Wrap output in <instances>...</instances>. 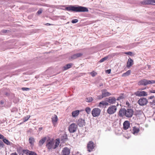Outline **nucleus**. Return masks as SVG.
<instances>
[{
	"label": "nucleus",
	"instance_id": "f257e3e1",
	"mask_svg": "<svg viewBox=\"0 0 155 155\" xmlns=\"http://www.w3.org/2000/svg\"><path fill=\"white\" fill-rule=\"evenodd\" d=\"M65 10L68 11H71L78 12H88V11L87 8L86 7L80 6H75L72 5H70L68 7H66Z\"/></svg>",
	"mask_w": 155,
	"mask_h": 155
},
{
	"label": "nucleus",
	"instance_id": "f03ea898",
	"mask_svg": "<svg viewBox=\"0 0 155 155\" xmlns=\"http://www.w3.org/2000/svg\"><path fill=\"white\" fill-rule=\"evenodd\" d=\"M96 145L92 141H89L87 145V150L90 152L94 151L95 149Z\"/></svg>",
	"mask_w": 155,
	"mask_h": 155
},
{
	"label": "nucleus",
	"instance_id": "7ed1b4c3",
	"mask_svg": "<svg viewBox=\"0 0 155 155\" xmlns=\"http://www.w3.org/2000/svg\"><path fill=\"white\" fill-rule=\"evenodd\" d=\"M155 83V80H149L143 79L140 81L138 82L139 85H146L150 84Z\"/></svg>",
	"mask_w": 155,
	"mask_h": 155
},
{
	"label": "nucleus",
	"instance_id": "20e7f679",
	"mask_svg": "<svg viewBox=\"0 0 155 155\" xmlns=\"http://www.w3.org/2000/svg\"><path fill=\"white\" fill-rule=\"evenodd\" d=\"M117 110V107L115 105H111L108 107L107 112L109 114H112L114 113Z\"/></svg>",
	"mask_w": 155,
	"mask_h": 155
},
{
	"label": "nucleus",
	"instance_id": "39448f33",
	"mask_svg": "<svg viewBox=\"0 0 155 155\" xmlns=\"http://www.w3.org/2000/svg\"><path fill=\"white\" fill-rule=\"evenodd\" d=\"M78 128L77 125L75 123H72L69 125L68 127V130L71 133L75 132Z\"/></svg>",
	"mask_w": 155,
	"mask_h": 155
},
{
	"label": "nucleus",
	"instance_id": "423d86ee",
	"mask_svg": "<svg viewBox=\"0 0 155 155\" xmlns=\"http://www.w3.org/2000/svg\"><path fill=\"white\" fill-rule=\"evenodd\" d=\"M101 110L98 108H94L91 111V114L93 117L99 116L100 114Z\"/></svg>",
	"mask_w": 155,
	"mask_h": 155
},
{
	"label": "nucleus",
	"instance_id": "0eeeda50",
	"mask_svg": "<svg viewBox=\"0 0 155 155\" xmlns=\"http://www.w3.org/2000/svg\"><path fill=\"white\" fill-rule=\"evenodd\" d=\"M147 100L145 97L140 98L138 101V104L141 106L146 105L148 103Z\"/></svg>",
	"mask_w": 155,
	"mask_h": 155
},
{
	"label": "nucleus",
	"instance_id": "6e6552de",
	"mask_svg": "<svg viewBox=\"0 0 155 155\" xmlns=\"http://www.w3.org/2000/svg\"><path fill=\"white\" fill-rule=\"evenodd\" d=\"M134 114V111L132 109L128 108L126 110L125 113L126 117H132Z\"/></svg>",
	"mask_w": 155,
	"mask_h": 155
},
{
	"label": "nucleus",
	"instance_id": "1a4fd4ad",
	"mask_svg": "<svg viewBox=\"0 0 155 155\" xmlns=\"http://www.w3.org/2000/svg\"><path fill=\"white\" fill-rule=\"evenodd\" d=\"M134 94L139 97L146 96L147 95L146 92L143 91H137L134 92Z\"/></svg>",
	"mask_w": 155,
	"mask_h": 155
},
{
	"label": "nucleus",
	"instance_id": "9d476101",
	"mask_svg": "<svg viewBox=\"0 0 155 155\" xmlns=\"http://www.w3.org/2000/svg\"><path fill=\"white\" fill-rule=\"evenodd\" d=\"M155 3V0H144L141 2L142 5H153Z\"/></svg>",
	"mask_w": 155,
	"mask_h": 155
},
{
	"label": "nucleus",
	"instance_id": "9b49d317",
	"mask_svg": "<svg viewBox=\"0 0 155 155\" xmlns=\"http://www.w3.org/2000/svg\"><path fill=\"white\" fill-rule=\"evenodd\" d=\"M77 124L79 127H82L85 125V122L84 120L79 119L77 121Z\"/></svg>",
	"mask_w": 155,
	"mask_h": 155
},
{
	"label": "nucleus",
	"instance_id": "f8f14e48",
	"mask_svg": "<svg viewBox=\"0 0 155 155\" xmlns=\"http://www.w3.org/2000/svg\"><path fill=\"white\" fill-rule=\"evenodd\" d=\"M70 150L67 147H64L62 151V155H69Z\"/></svg>",
	"mask_w": 155,
	"mask_h": 155
},
{
	"label": "nucleus",
	"instance_id": "ddd939ff",
	"mask_svg": "<svg viewBox=\"0 0 155 155\" xmlns=\"http://www.w3.org/2000/svg\"><path fill=\"white\" fill-rule=\"evenodd\" d=\"M126 109L125 108H121L119 110L118 113V115L120 117H123L124 116H126L125 113Z\"/></svg>",
	"mask_w": 155,
	"mask_h": 155
},
{
	"label": "nucleus",
	"instance_id": "4468645a",
	"mask_svg": "<svg viewBox=\"0 0 155 155\" xmlns=\"http://www.w3.org/2000/svg\"><path fill=\"white\" fill-rule=\"evenodd\" d=\"M54 143V142L53 141L50 140L47 143L46 146L49 150L53 149Z\"/></svg>",
	"mask_w": 155,
	"mask_h": 155
},
{
	"label": "nucleus",
	"instance_id": "2eb2a0df",
	"mask_svg": "<svg viewBox=\"0 0 155 155\" xmlns=\"http://www.w3.org/2000/svg\"><path fill=\"white\" fill-rule=\"evenodd\" d=\"M106 99L107 100V101L108 102L111 104H114L116 100V98L113 97H110L108 98H106Z\"/></svg>",
	"mask_w": 155,
	"mask_h": 155
},
{
	"label": "nucleus",
	"instance_id": "dca6fc26",
	"mask_svg": "<svg viewBox=\"0 0 155 155\" xmlns=\"http://www.w3.org/2000/svg\"><path fill=\"white\" fill-rule=\"evenodd\" d=\"M102 94V96L104 97H105L107 96H108L111 95V94L107 91V90L106 89H104L101 90Z\"/></svg>",
	"mask_w": 155,
	"mask_h": 155
},
{
	"label": "nucleus",
	"instance_id": "f3484780",
	"mask_svg": "<svg viewBox=\"0 0 155 155\" xmlns=\"http://www.w3.org/2000/svg\"><path fill=\"white\" fill-rule=\"evenodd\" d=\"M123 125L124 129L125 130H126L127 129L130 127V122L127 120L125 121L124 122Z\"/></svg>",
	"mask_w": 155,
	"mask_h": 155
},
{
	"label": "nucleus",
	"instance_id": "a211bd4d",
	"mask_svg": "<svg viewBox=\"0 0 155 155\" xmlns=\"http://www.w3.org/2000/svg\"><path fill=\"white\" fill-rule=\"evenodd\" d=\"M83 54L81 53H78L74 54L71 56V58L72 60L76 59L82 56Z\"/></svg>",
	"mask_w": 155,
	"mask_h": 155
},
{
	"label": "nucleus",
	"instance_id": "6ab92c4d",
	"mask_svg": "<svg viewBox=\"0 0 155 155\" xmlns=\"http://www.w3.org/2000/svg\"><path fill=\"white\" fill-rule=\"evenodd\" d=\"M60 139L62 142H64L68 140L67 135L65 134H62L61 137Z\"/></svg>",
	"mask_w": 155,
	"mask_h": 155
},
{
	"label": "nucleus",
	"instance_id": "aec40b11",
	"mask_svg": "<svg viewBox=\"0 0 155 155\" xmlns=\"http://www.w3.org/2000/svg\"><path fill=\"white\" fill-rule=\"evenodd\" d=\"M134 64V61L131 58H129L128 59L127 63V67L128 68H130Z\"/></svg>",
	"mask_w": 155,
	"mask_h": 155
},
{
	"label": "nucleus",
	"instance_id": "412c9836",
	"mask_svg": "<svg viewBox=\"0 0 155 155\" xmlns=\"http://www.w3.org/2000/svg\"><path fill=\"white\" fill-rule=\"evenodd\" d=\"M51 119H52V123L54 125V124H55L56 122L58 120V118L57 116L55 114H54L52 116V117H51Z\"/></svg>",
	"mask_w": 155,
	"mask_h": 155
},
{
	"label": "nucleus",
	"instance_id": "4be33fe9",
	"mask_svg": "<svg viewBox=\"0 0 155 155\" xmlns=\"http://www.w3.org/2000/svg\"><path fill=\"white\" fill-rule=\"evenodd\" d=\"M140 129L139 128L137 127L136 126L133 127V130L132 132L134 134H137L139 131Z\"/></svg>",
	"mask_w": 155,
	"mask_h": 155
},
{
	"label": "nucleus",
	"instance_id": "5701e85b",
	"mask_svg": "<svg viewBox=\"0 0 155 155\" xmlns=\"http://www.w3.org/2000/svg\"><path fill=\"white\" fill-rule=\"evenodd\" d=\"M80 113L79 110H76L72 112V116L73 117H75L77 116Z\"/></svg>",
	"mask_w": 155,
	"mask_h": 155
},
{
	"label": "nucleus",
	"instance_id": "b1692460",
	"mask_svg": "<svg viewBox=\"0 0 155 155\" xmlns=\"http://www.w3.org/2000/svg\"><path fill=\"white\" fill-rule=\"evenodd\" d=\"M108 104L107 102L105 101H102L100 102L99 103L98 106L99 107H103L104 106H106L108 105Z\"/></svg>",
	"mask_w": 155,
	"mask_h": 155
},
{
	"label": "nucleus",
	"instance_id": "393cba45",
	"mask_svg": "<svg viewBox=\"0 0 155 155\" xmlns=\"http://www.w3.org/2000/svg\"><path fill=\"white\" fill-rule=\"evenodd\" d=\"M73 64L71 63H70L66 65L65 66H64L63 67V68H64V70H67L70 68Z\"/></svg>",
	"mask_w": 155,
	"mask_h": 155
},
{
	"label": "nucleus",
	"instance_id": "a878e982",
	"mask_svg": "<svg viewBox=\"0 0 155 155\" xmlns=\"http://www.w3.org/2000/svg\"><path fill=\"white\" fill-rule=\"evenodd\" d=\"M131 72V70H128L125 73H123L122 74V76L123 77H126L127 76H128L130 74Z\"/></svg>",
	"mask_w": 155,
	"mask_h": 155
},
{
	"label": "nucleus",
	"instance_id": "bb28decb",
	"mask_svg": "<svg viewBox=\"0 0 155 155\" xmlns=\"http://www.w3.org/2000/svg\"><path fill=\"white\" fill-rule=\"evenodd\" d=\"M35 142V140L33 137H30V143L31 144V147L32 148L34 146V144Z\"/></svg>",
	"mask_w": 155,
	"mask_h": 155
},
{
	"label": "nucleus",
	"instance_id": "cd10ccee",
	"mask_svg": "<svg viewBox=\"0 0 155 155\" xmlns=\"http://www.w3.org/2000/svg\"><path fill=\"white\" fill-rule=\"evenodd\" d=\"M3 142L8 145H10L12 143L10 142L5 137H4L3 139Z\"/></svg>",
	"mask_w": 155,
	"mask_h": 155
},
{
	"label": "nucleus",
	"instance_id": "c85d7f7f",
	"mask_svg": "<svg viewBox=\"0 0 155 155\" xmlns=\"http://www.w3.org/2000/svg\"><path fill=\"white\" fill-rule=\"evenodd\" d=\"M46 140V137H44L39 142V144L40 146H41L45 142Z\"/></svg>",
	"mask_w": 155,
	"mask_h": 155
},
{
	"label": "nucleus",
	"instance_id": "c756f323",
	"mask_svg": "<svg viewBox=\"0 0 155 155\" xmlns=\"http://www.w3.org/2000/svg\"><path fill=\"white\" fill-rule=\"evenodd\" d=\"M109 56L110 55H109L108 56L105 57H104L102 58L99 61V62L100 63H101L106 61L108 59V56Z\"/></svg>",
	"mask_w": 155,
	"mask_h": 155
},
{
	"label": "nucleus",
	"instance_id": "7c9ffc66",
	"mask_svg": "<svg viewBox=\"0 0 155 155\" xmlns=\"http://www.w3.org/2000/svg\"><path fill=\"white\" fill-rule=\"evenodd\" d=\"M23 149L21 147H19L17 148V152L19 154L22 153Z\"/></svg>",
	"mask_w": 155,
	"mask_h": 155
},
{
	"label": "nucleus",
	"instance_id": "2f4dec72",
	"mask_svg": "<svg viewBox=\"0 0 155 155\" xmlns=\"http://www.w3.org/2000/svg\"><path fill=\"white\" fill-rule=\"evenodd\" d=\"M93 100V98L91 97H89L86 99V101L87 102H91Z\"/></svg>",
	"mask_w": 155,
	"mask_h": 155
},
{
	"label": "nucleus",
	"instance_id": "473e14b6",
	"mask_svg": "<svg viewBox=\"0 0 155 155\" xmlns=\"http://www.w3.org/2000/svg\"><path fill=\"white\" fill-rule=\"evenodd\" d=\"M85 111L87 112V113L89 114L91 113V109L89 107H87L85 108Z\"/></svg>",
	"mask_w": 155,
	"mask_h": 155
},
{
	"label": "nucleus",
	"instance_id": "72a5a7b5",
	"mask_svg": "<svg viewBox=\"0 0 155 155\" xmlns=\"http://www.w3.org/2000/svg\"><path fill=\"white\" fill-rule=\"evenodd\" d=\"M59 142L58 141V142H56L55 144H54V147L53 149H56L59 145Z\"/></svg>",
	"mask_w": 155,
	"mask_h": 155
},
{
	"label": "nucleus",
	"instance_id": "f704fd0d",
	"mask_svg": "<svg viewBox=\"0 0 155 155\" xmlns=\"http://www.w3.org/2000/svg\"><path fill=\"white\" fill-rule=\"evenodd\" d=\"M124 98V94H122L121 95L119 96L117 98V100H120L121 99H123Z\"/></svg>",
	"mask_w": 155,
	"mask_h": 155
},
{
	"label": "nucleus",
	"instance_id": "c9c22d12",
	"mask_svg": "<svg viewBox=\"0 0 155 155\" xmlns=\"http://www.w3.org/2000/svg\"><path fill=\"white\" fill-rule=\"evenodd\" d=\"M37 8L36 7H31L30 8V12H33L36 10Z\"/></svg>",
	"mask_w": 155,
	"mask_h": 155
},
{
	"label": "nucleus",
	"instance_id": "e433bc0d",
	"mask_svg": "<svg viewBox=\"0 0 155 155\" xmlns=\"http://www.w3.org/2000/svg\"><path fill=\"white\" fill-rule=\"evenodd\" d=\"M4 146V145L3 142L0 140V148H3Z\"/></svg>",
	"mask_w": 155,
	"mask_h": 155
},
{
	"label": "nucleus",
	"instance_id": "4c0bfd02",
	"mask_svg": "<svg viewBox=\"0 0 155 155\" xmlns=\"http://www.w3.org/2000/svg\"><path fill=\"white\" fill-rule=\"evenodd\" d=\"M90 74L93 77H94L97 74V73L94 71L90 73Z\"/></svg>",
	"mask_w": 155,
	"mask_h": 155
},
{
	"label": "nucleus",
	"instance_id": "58836bf2",
	"mask_svg": "<svg viewBox=\"0 0 155 155\" xmlns=\"http://www.w3.org/2000/svg\"><path fill=\"white\" fill-rule=\"evenodd\" d=\"M124 54H125L131 56L132 55L133 53L131 51H127L124 52Z\"/></svg>",
	"mask_w": 155,
	"mask_h": 155
},
{
	"label": "nucleus",
	"instance_id": "ea45409f",
	"mask_svg": "<svg viewBox=\"0 0 155 155\" xmlns=\"http://www.w3.org/2000/svg\"><path fill=\"white\" fill-rule=\"evenodd\" d=\"M29 119V116H27V117H24L23 119V120L24 122H25L28 120Z\"/></svg>",
	"mask_w": 155,
	"mask_h": 155
},
{
	"label": "nucleus",
	"instance_id": "a19ab883",
	"mask_svg": "<svg viewBox=\"0 0 155 155\" xmlns=\"http://www.w3.org/2000/svg\"><path fill=\"white\" fill-rule=\"evenodd\" d=\"M78 20L77 19H73L72 20L71 22L72 23L74 24L78 22Z\"/></svg>",
	"mask_w": 155,
	"mask_h": 155
},
{
	"label": "nucleus",
	"instance_id": "79ce46f5",
	"mask_svg": "<svg viewBox=\"0 0 155 155\" xmlns=\"http://www.w3.org/2000/svg\"><path fill=\"white\" fill-rule=\"evenodd\" d=\"M151 105L155 106V99H153L152 102H149Z\"/></svg>",
	"mask_w": 155,
	"mask_h": 155
},
{
	"label": "nucleus",
	"instance_id": "37998d69",
	"mask_svg": "<svg viewBox=\"0 0 155 155\" xmlns=\"http://www.w3.org/2000/svg\"><path fill=\"white\" fill-rule=\"evenodd\" d=\"M30 155H38L34 151H30Z\"/></svg>",
	"mask_w": 155,
	"mask_h": 155
},
{
	"label": "nucleus",
	"instance_id": "c03bdc74",
	"mask_svg": "<svg viewBox=\"0 0 155 155\" xmlns=\"http://www.w3.org/2000/svg\"><path fill=\"white\" fill-rule=\"evenodd\" d=\"M42 12V10L41 8L39 9L37 12V13L38 15L41 14Z\"/></svg>",
	"mask_w": 155,
	"mask_h": 155
},
{
	"label": "nucleus",
	"instance_id": "a18cd8bd",
	"mask_svg": "<svg viewBox=\"0 0 155 155\" xmlns=\"http://www.w3.org/2000/svg\"><path fill=\"white\" fill-rule=\"evenodd\" d=\"M28 151L29 150H23V151L22 152V153H25V154H27L28 153Z\"/></svg>",
	"mask_w": 155,
	"mask_h": 155
},
{
	"label": "nucleus",
	"instance_id": "49530a36",
	"mask_svg": "<svg viewBox=\"0 0 155 155\" xmlns=\"http://www.w3.org/2000/svg\"><path fill=\"white\" fill-rule=\"evenodd\" d=\"M103 97H103V96H102V94L101 95H100L97 96V99L98 100H100L103 98Z\"/></svg>",
	"mask_w": 155,
	"mask_h": 155
},
{
	"label": "nucleus",
	"instance_id": "de8ad7c7",
	"mask_svg": "<svg viewBox=\"0 0 155 155\" xmlns=\"http://www.w3.org/2000/svg\"><path fill=\"white\" fill-rule=\"evenodd\" d=\"M21 89L23 91H28L29 90V88L27 87H22Z\"/></svg>",
	"mask_w": 155,
	"mask_h": 155
},
{
	"label": "nucleus",
	"instance_id": "09e8293b",
	"mask_svg": "<svg viewBox=\"0 0 155 155\" xmlns=\"http://www.w3.org/2000/svg\"><path fill=\"white\" fill-rule=\"evenodd\" d=\"M111 70L110 69L107 70L106 71V73H107L108 74H110L111 72Z\"/></svg>",
	"mask_w": 155,
	"mask_h": 155
},
{
	"label": "nucleus",
	"instance_id": "8fccbe9b",
	"mask_svg": "<svg viewBox=\"0 0 155 155\" xmlns=\"http://www.w3.org/2000/svg\"><path fill=\"white\" fill-rule=\"evenodd\" d=\"M5 137L2 135L0 134V139H3Z\"/></svg>",
	"mask_w": 155,
	"mask_h": 155
},
{
	"label": "nucleus",
	"instance_id": "3c124183",
	"mask_svg": "<svg viewBox=\"0 0 155 155\" xmlns=\"http://www.w3.org/2000/svg\"><path fill=\"white\" fill-rule=\"evenodd\" d=\"M154 97V96H151L149 97H148V99H153V98Z\"/></svg>",
	"mask_w": 155,
	"mask_h": 155
},
{
	"label": "nucleus",
	"instance_id": "603ef678",
	"mask_svg": "<svg viewBox=\"0 0 155 155\" xmlns=\"http://www.w3.org/2000/svg\"><path fill=\"white\" fill-rule=\"evenodd\" d=\"M11 155H18L16 153H13L11 154Z\"/></svg>",
	"mask_w": 155,
	"mask_h": 155
},
{
	"label": "nucleus",
	"instance_id": "864d4df0",
	"mask_svg": "<svg viewBox=\"0 0 155 155\" xmlns=\"http://www.w3.org/2000/svg\"><path fill=\"white\" fill-rule=\"evenodd\" d=\"M150 92L151 93H155V90H153L150 91Z\"/></svg>",
	"mask_w": 155,
	"mask_h": 155
},
{
	"label": "nucleus",
	"instance_id": "5fc2aeb1",
	"mask_svg": "<svg viewBox=\"0 0 155 155\" xmlns=\"http://www.w3.org/2000/svg\"><path fill=\"white\" fill-rule=\"evenodd\" d=\"M39 5L41 6H47V5L45 4H44V5H41V4H40Z\"/></svg>",
	"mask_w": 155,
	"mask_h": 155
},
{
	"label": "nucleus",
	"instance_id": "6e6d98bb",
	"mask_svg": "<svg viewBox=\"0 0 155 155\" xmlns=\"http://www.w3.org/2000/svg\"><path fill=\"white\" fill-rule=\"evenodd\" d=\"M45 25L47 26H49V25H52V24H49L48 23H47Z\"/></svg>",
	"mask_w": 155,
	"mask_h": 155
},
{
	"label": "nucleus",
	"instance_id": "4d7b16f0",
	"mask_svg": "<svg viewBox=\"0 0 155 155\" xmlns=\"http://www.w3.org/2000/svg\"><path fill=\"white\" fill-rule=\"evenodd\" d=\"M29 4L30 5H31H31H36L37 4H35V3H30Z\"/></svg>",
	"mask_w": 155,
	"mask_h": 155
},
{
	"label": "nucleus",
	"instance_id": "13d9d810",
	"mask_svg": "<svg viewBox=\"0 0 155 155\" xmlns=\"http://www.w3.org/2000/svg\"><path fill=\"white\" fill-rule=\"evenodd\" d=\"M115 54L113 53L112 54H111V56H112V57H114V56H115Z\"/></svg>",
	"mask_w": 155,
	"mask_h": 155
},
{
	"label": "nucleus",
	"instance_id": "bf43d9fd",
	"mask_svg": "<svg viewBox=\"0 0 155 155\" xmlns=\"http://www.w3.org/2000/svg\"><path fill=\"white\" fill-rule=\"evenodd\" d=\"M0 104H4V102L2 101H0Z\"/></svg>",
	"mask_w": 155,
	"mask_h": 155
},
{
	"label": "nucleus",
	"instance_id": "052dcab7",
	"mask_svg": "<svg viewBox=\"0 0 155 155\" xmlns=\"http://www.w3.org/2000/svg\"><path fill=\"white\" fill-rule=\"evenodd\" d=\"M7 30H4L3 31V32H4V33H6L7 32Z\"/></svg>",
	"mask_w": 155,
	"mask_h": 155
},
{
	"label": "nucleus",
	"instance_id": "680f3d73",
	"mask_svg": "<svg viewBox=\"0 0 155 155\" xmlns=\"http://www.w3.org/2000/svg\"><path fill=\"white\" fill-rule=\"evenodd\" d=\"M103 85V84L102 83H101L100 85H99V86L100 87H101V86H102Z\"/></svg>",
	"mask_w": 155,
	"mask_h": 155
},
{
	"label": "nucleus",
	"instance_id": "e2e57ef3",
	"mask_svg": "<svg viewBox=\"0 0 155 155\" xmlns=\"http://www.w3.org/2000/svg\"><path fill=\"white\" fill-rule=\"evenodd\" d=\"M39 129L40 130H41L42 129V127L40 128Z\"/></svg>",
	"mask_w": 155,
	"mask_h": 155
},
{
	"label": "nucleus",
	"instance_id": "0e129e2a",
	"mask_svg": "<svg viewBox=\"0 0 155 155\" xmlns=\"http://www.w3.org/2000/svg\"><path fill=\"white\" fill-rule=\"evenodd\" d=\"M31 0V1H36V0Z\"/></svg>",
	"mask_w": 155,
	"mask_h": 155
},
{
	"label": "nucleus",
	"instance_id": "69168bd1",
	"mask_svg": "<svg viewBox=\"0 0 155 155\" xmlns=\"http://www.w3.org/2000/svg\"><path fill=\"white\" fill-rule=\"evenodd\" d=\"M129 104V103L127 102H126V104Z\"/></svg>",
	"mask_w": 155,
	"mask_h": 155
},
{
	"label": "nucleus",
	"instance_id": "338daca9",
	"mask_svg": "<svg viewBox=\"0 0 155 155\" xmlns=\"http://www.w3.org/2000/svg\"><path fill=\"white\" fill-rule=\"evenodd\" d=\"M7 94H8L7 93H6V95H7Z\"/></svg>",
	"mask_w": 155,
	"mask_h": 155
}]
</instances>
